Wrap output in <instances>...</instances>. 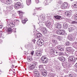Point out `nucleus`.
<instances>
[{"label":"nucleus","mask_w":77,"mask_h":77,"mask_svg":"<svg viewBox=\"0 0 77 77\" xmlns=\"http://www.w3.org/2000/svg\"><path fill=\"white\" fill-rule=\"evenodd\" d=\"M38 63L36 62H33L31 64V66L30 68H29V70H33V69H34L35 68V66H36V65H37Z\"/></svg>","instance_id":"1"},{"label":"nucleus","mask_w":77,"mask_h":77,"mask_svg":"<svg viewBox=\"0 0 77 77\" xmlns=\"http://www.w3.org/2000/svg\"><path fill=\"white\" fill-rule=\"evenodd\" d=\"M37 43L39 46H41V45H44V41L40 38L38 40V41L37 42Z\"/></svg>","instance_id":"2"},{"label":"nucleus","mask_w":77,"mask_h":77,"mask_svg":"<svg viewBox=\"0 0 77 77\" xmlns=\"http://www.w3.org/2000/svg\"><path fill=\"white\" fill-rule=\"evenodd\" d=\"M5 6H6L7 9L8 11H11V10H12V9H13V5L9 6V5H8V4L7 3L5 4Z\"/></svg>","instance_id":"3"},{"label":"nucleus","mask_w":77,"mask_h":77,"mask_svg":"<svg viewBox=\"0 0 77 77\" xmlns=\"http://www.w3.org/2000/svg\"><path fill=\"white\" fill-rule=\"evenodd\" d=\"M22 7L21 3L19 2H17L14 6V8L17 9H19L21 8Z\"/></svg>","instance_id":"4"},{"label":"nucleus","mask_w":77,"mask_h":77,"mask_svg":"<svg viewBox=\"0 0 77 77\" xmlns=\"http://www.w3.org/2000/svg\"><path fill=\"white\" fill-rule=\"evenodd\" d=\"M75 60V58L73 56H70L69 57L68 61L69 62H74Z\"/></svg>","instance_id":"5"},{"label":"nucleus","mask_w":77,"mask_h":77,"mask_svg":"<svg viewBox=\"0 0 77 77\" xmlns=\"http://www.w3.org/2000/svg\"><path fill=\"white\" fill-rule=\"evenodd\" d=\"M76 28V26H73L70 25L69 28V32H72L73 30H74Z\"/></svg>","instance_id":"6"},{"label":"nucleus","mask_w":77,"mask_h":77,"mask_svg":"<svg viewBox=\"0 0 77 77\" xmlns=\"http://www.w3.org/2000/svg\"><path fill=\"white\" fill-rule=\"evenodd\" d=\"M55 29L57 30L60 29L62 28V24L58 23H57L55 24Z\"/></svg>","instance_id":"7"},{"label":"nucleus","mask_w":77,"mask_h":77,"mask_svg":"<svg viewBox=\"0 0 77 77\" xmlns=\"http://www.w3.org/2000/svg\"><path fill=\"white\" fill-rule=\"evenodd\" d=\"M41 60L44 63H46L48 62V59L45 57H42L41 58Z\"/></svg>","instance_id":"8"},{"label":"nucleus","mask_w":77,"mask_h":77,"mask_svg":"<svg viewBox=\"0 0 77 77\" xmlns=\"http://www.w3.org/2000/svg\"><path fill=\"white\" fill-rule=\"evenodd\" d=\"M35 54L36 56H41V52L39 51H37L35 52Z\"/></svg>","instance_id":"9"},{"label":"nucleus","mask_w":77,"mask_h":77,"mask_svg":"<svg viewBox=\"0 0 77 77\" xmlns=\"http://www.w3.org/2000/svg\"><path fill=\"white\" fill-rule=\"evenodd\" d=\"M35 37L36 38H42V34L40 33H38L35 36Z\"/></svg>","instance_id":"10"},{"label":"nucleus","mask_w":77,"mask_h":77,"mask_svg":"<svg viewBox=\"0 0 77 77\" xmlns=\"http://www.w3.org/2000/svg\"><path fill=\"white\" fill-rule=\"evenodd\" d=\"M44 17L43 16H40L38 18V20H39L40 21L42 22L44 20Z\"/></svg>","instance_id":"11"},{"label":"nucleus","mask_w":77,"mask_h":77,"mask_svg":"<svg viewBox=\"0 0 77 77\" xmlns=\"http://www.w3.org/2000/svg\"><path fill=\"white\" fill-rule=\"evenodd\" d=\"M58 59H59L60 61H63L64 62L65 60V58H64L63 57H58L57 58Z\"/></svg>","instance_id":"12"},{"label":"nucleus","mask_w":77,"mask_h":77,"mask_svg":"<svg viewBox=\"0 0 77 77\" xmlns=\"http://www.w3.org/2000/svg\"><path fill=\"white\" fill-rule=\"evenodd\" d=\"M42 74L43 75V76H44L45 77V76H47V73L46 71H44L43 70L42 72Z\"/></svg>","instance_id":"13"},{"label":"nucleus","mask_w":77,"mask_h":77,"mask_svg":"<svg viewBox=\"0 0 77 77\" xmlns=\"http://www.w3.org/2000/svg\"><path fill=\"white\" fill-rule=\"evenodd\" d=\"M65 15H66V16L69 17H71V13L69 12L66 11L65 13Z\"/></svg>","instance_id":"14"},{"label":"nucleus","mask_w":77,"mask_h":77,"mask_svg":"<svg viewBox=\"0 0 77 77\" xmlns=\"http://www.w3.org/2000/svg\"><path fill=\"white\" fill-rule=\"evenodd\" d=\"M66 51H68V52H71L72 51V49L71 47H69L66 48Z\"/></svg>","instance_id":"15"},{"label":"nucleus","mask_w":77,"mask_h":77,"mask_svg":"<svg viewBox=\"0 0 77 77\" xmlns=\"http://www.w3.org/2000/svg\"><path fill=\"white\" fill-rule=\"evenodd\" d=\"M50 50L51 51V50H52V51L50 53L51 56L52 57H54L55 56L54 55V50L53 49H51Z\"/></svg>","instance_id":"16"},{"label":"nucleus","mask_w":77,"mask_h":77,"mask_svg":"<svg viewBox=\"0 0 77 77\" xmlns=\"http://www.w3.org/2000/svg\"><path fill=\"white\" fill-rule=\"evenodd\" d=\"M68 38L70 41H72L74 39V38L71 35H68Z\"/></svg>","instance_id":"17"},{"label":"nucleus","mask_w":77,"mask_h":77,"mask_svg":"<svg viewBox=\"0 0 77 77\" xmlns=\"http://www.w3.org/2000/svg\"><path fill=\"white\" fill-rule=\"evenodd\" d=\"M66 33H65V31L63 30H61L60 35H64V36H65V35H66Z\"/></svg>","instance_id":"18"},{"label":"nucleus","mask_w":77,"mask_h":77,"mask_svg":"<svg viewBox=\"0 0 77 77\" xmlns=\"http://www.w3.org/2000/svg\"><path fill=\"white\" fill-rule=\"evenodd\" d=\"M9 25L10 26L11 28H12V27L15 26V25L14 24V23H13V22H10V23L9 24Z\"/></svg>","instance_id":"19"},{"label":"nucleus","mask_w":77,"mask_h":77,"mask_svg":"<svg viewBox=\"0 0 77 77\" xmlns=\"http://www.w3.org/2000/svg\"><path fill=\"white\" fill-rule=\"evenodd\" d=\"M43 33L45 34H46L47 32V30L46 29V28L44 27H43Z\"/></svg>","instance_id":"20"},{"label":"nucleus","mask_w":77,"mask_h":77,"mask_svg":"<svg viewBox=\"0 0 77 77\" xmlns=\"http://www.w3.org/2000/svg\"><path fill=\"white\" fill-rule=\"evenodd\" d=\"M31 0H26V3L28 6H29L31 4Z\"/></svg>","instance_id":"21"},{"label":"nucleus","mask_w":77,"mask_h":77,"mask_svg":"<svg viewBox=\"0 0 77 77\" xmlns=\"http://www.w3.org/2000/svg\"><path fill=\"white\" fill-rule=\"evenodd\" d=\"M62 47H63V48H64V46L63 45H58L57 47V48H58L59 50L61 49L62 48Z\"/></svg>","instance_id":"22"},{"label":"nucleus","mask_w":77,"mask_h":77,"mask_svg":"<svg viewBox=\"0 0 77 77\" xmlns=\"http://www.w3.org/2000/svg\"><path fill=\"white\" fill-rule=\"evenodd\" d=\"M55 18L57 19V20H60L61 18V16H60L57 15L54 16Z\"/></svg>","instance_id":"23"},{"label":"nucleus","mask_w":77,"mask_h":77,"mask_svg":"<svg viewBox=\"0 0 77 77\" xmlns=\"http://www.w3.org/2000/svg\"><path fill=\"white\" fill-rule=\"evenodd\" d=\"M34 76L35 77H42L41 76V75H39V73L37 74H34Z\"/></svg>","instance_id":"24"},{"label":"nucleus","mask_w":77,"mask_h":77,"mask_svg":"<svg viewBox=\"0 0 77 77\" xmlns=\"http://www.w3.org/2000/svg\"><path fill=\"white\" fill-rule=\"evenodd\" d=\"M72 8H77V2L75 3L74 4V5L72 6Z\"/></svg>","instance_id":"25"},{"label":"nucleus","mask_w":77,"mask_h":77,"mask_svg":"<svg viewBox=\"0 0 77 77\" xmlns=\"http://www.w3.org/2000/svg\"><path fill=\"white\" fill-rule=\"evenodd\" d=\"M7 31H8V32H11L12 31V29L11 28H8L7 29Z\"/></svg>","instance_id":"26"},{"label":"nucleus","mask_w":77,"mask_h":77,"mask_svg":"<svg viewBox=\"0 0 77 77\" xmlns=\"http://www.w3.org/2000/svg\"><path fill=\"white\" fill-rule=\"evenodd\" d=\"M27 60L28 62H32L33 61V59L32 58H27Z\"/></svg>","instance_id":"27"},{"label":"nucleus","mask_w":77,"mask_h":77,"mask_svg":"<svg viewBox=\"0 0 77 77\" xmlns=\"http://www.w3.org/2000/svg\"><path fill=\"white\" fill-rule=\"evenodd\" d=\"M54 53L55 56H56L59 54V52H57V51H54Z\"/></svg>","instance_id":"28"},{"label":"nucleus","mask_w":77,"mask_h":77,"mask_svg":"<svg viewBox=\"0 0 77 77\" xmlns=\"http://www.w3.org/2000/svg\"><path fill=\"white\" fill-rule=\"evenodd\" d=\"M61 30H62L61 29H60V30L57 31H56L58 35H60V33H61Z\"/></svg>","instance_id":"29"},{"label":"nucleus","mask_w":77,"mask_h":77,"mask_svg":"<svg viewBox=\"0 0 77 77\" xmlns=\"http://www.w3.org/2000/svg\"><path fill=\"white\" fill-rule=\"evenodd\" d=\"M7 2H8V5L9 4H11L12 3V1L11 0H8L7 1Z\"/></svg>","instance_id":"30"},{"label":"nucleus","mask_w":77,"mask_h":77,"mask_svg":"<svg viewBox=\"0 0 77 77\" xmlns=\"http://www.w3.org/2000/svg\"><path fill=\"white\" fill-rule=\"evenodd\" d=\"M62 37L60 36H58L57 39L59 41H61L62 39Z\"/></svg>","instance_id":"31"},{"label":"nucleus","mask_w":77,"mask_h":77,"mask_svg":"<svg viewBox=\"0 0 77 77\" xmlns=\"http://www.w3.org/2000/svg\"><path fill=\"white\" fill-rule=\"evenodd\" d=\"M61 8L62 9H64L66 8V7H65V6L63 4L61 6Z\"/></svg>","instance_id":"32"},{"label":"nucleus","mask_w":77,"mask_h":77,"mask_svg":"<svg viewBox=\"0 0 77 77\" xmlns=\"http://www.w3.org/2000/svg\"><path fill=\"white\" fill-rule=\"evenodd\" d=\"M72 19H73V20L75 19V21H77V17H74V16H73L72 17Z\"/></svg>","instance_id":"33"},{"label":"nucleus","mask_w":77,"mask_h":77,"mask_svg":"<svg viewBox=\"0 0 77 77\" xmlns=\"http://www.w3.org/2000/svg\"><path fill=\"white\" fill-rule=\"evenodd\" d=\"M63 28L64 29H68V24L65 26H63Z\"/></svg>","instance_id":"34"},{"label":"nucleus","mask_w":77,"mask_h":77,"mask_svg":"<svg viewBox=\"0 0 77 77\" xmlns=\"http://www.w3.org/2000/svg\"><path fill=\"white\" fill-rule=\"evenodd\" d=\"M57 41L56 40H55V39L53 40H52V42L53 43V44H55L56 43V42Z\"/></svg>","instance_id":"35"},{"label":"nucleus","mask_w":77,"mask_h":77,"mask_svg":"<svg viewBox=\"0 0 77 77\" xmlns=\"http://www.w3.org/2000/svg\"><path fill=\"white\" fill-rule=\"evenodd\" d=\"M65 45H66V46H69V42H66L65 44Z\"/></svg>","instance_id":"36"},{"label":"nucleus","mask_w":77,"mask_h":77,"mask_svg":"<svg viewBox=\"0 0 77 77\" xmlns=\"http://www.w3.org/2000/svg\"><path fill=\"white\" fill-rule=\"evenodd\" d=\"M39 68L40 69H43V65H40L39 66Z\"/></svg>","instance_id":"37"},{"label":"nucleus","mask_w":77,"mask_h":77,"mask_svg":"<svg viewBox=\"0 0 77 77\" xmlns=\"http://www.w3.org/2000/svg\"><path fill=\"white\" fill-rule=\"evenodd\" d=\"M72 24H77V22L75 21H72Z\"/></svg>","instance_id":"38"},{"label":"nucleus","mask_w":77,"mask_h":77,"mask_svg":"<svg viewBox=\"0 0 77 77\" xmlns=\"http://www.w3.org/2000/svg\"><path fill=\"white\" fill-rule=\"evenodd\" d=\"M66 4H65V3H63V5L65 6V7L66 8L67 7V6H68V3H66Z\"/></svg>","instance_id":"39"},{"label":"nucleus","mask_w":77,"mask_h":77,"mask_svg":"<svg viewBox=\"0 0 77 77\" xmlns=\"http://www.w3.org/2000/svg\"><path fill=\"white\" fill-rule=\"evenodd\" d=\"M59 54L60 56H63V55H64V54L63 53L60 52L59 53Z\"/></svg>","instance_id":"40"},{"label":"nucleus","mask_w":77,"mask_h":77,"mask_svg":"<svg viewBox=\"0 0 77 77\" xmlns=\"http://www.w3.org/2000/svg\"><path fill=\"white\" fill-rule=\"evenodd\" d=\"M74 47H77V43L76 42H75L74 43Z\"/></svg>","instance_id":"41"},{"label":"nucleus","mask_w":77,"mask_h":77,"mask_svg":"<svg viewBox=\"0 0 77 77\" xmlns=\"http://www.w3.org/2000/svg\"><path fill=\"white\" fill-rule=\"evenodd\" d=\"M59 50L60 51H64V48H63V47H62V48L60 49H59Z\"/></svg>","instance_id":"42"},{"label":"nucleus","mask_w":77,"mask_h":77,"mask_svg":"<svg viewBox=\"0 0 77 77\" xmlns=\"http://www.w3.org/2000/svg\"><path fill=\"white\" fill-rule=\"evenodd\" d=\"M51 24L50 22H48L47 24V26L48 27H49V26H50V24Z\"/></svg>","instance_id":"43"},{"label":"nucleus","mask_w":77,"mask_h":77,"mask_svg":"<svg viewBox=\"0 0 77 77\" xmlns=\"http://www.w3.org/2000/svg\"><path fill=\"white\" fill-rule=\"evenodd\" d=\"M20 15V18L21 19H22L23 18V14H19Z\"/></svg>","instance_id":"44"},{"label":"nucleus","mask_w":77,"mask_h":77,"mask_svg":"<svg viewBox=\"0 0 77 77\" xmlns=\"http://www.w3.org/2000/svg\"><path fill=\"white\" fill-rule=\"evenodd\" d=\"M22 23H23V24H24L26 23V21L25 20H22Z\"/></svg>","instance_id":"45"},{"label":"nucleus","mask_w":77,"mask_h":77,"mask_svg":"<svg viewBox=\"0 0 77 77\" xmlns=\"http://www.w3.org/2000/svg\"><path fill=\"white\" fill-rule=\"evenodd\" d=\"M39 25L40 27H42L44 26V24H43L42 23H39Z\"/></svg>","instance_id":"46"},{"label":"nucleus","mask_w":77,"mask_h":77,"mask_svg":"<svg viewBox=\"0 0 77 77\" xmlns=\"http://www.w3.org/2000/svg\"><path fill=\"white\" fill-rule=\"evenodd\" d=\"M25 47L26 48H27L28 47H29V45L28 44H26L25 45Z\"/></svg>","instance_id":"47"},{"label":"nucleus","mask_w":77,"mask_h":77,"mask_svg":"<svg viewBox=\"0 0 77 77\" xmlns=\"http://www.w3.org/2000/svg\"><path fill=\"white\" fill-rule=\"evenodd\" d=\"M23 14V13L22 11H20L19 12V15H22Z\"/></svg>","instance_id":"48"},{"label":"nucleus","mask_w":77,"mask_h":77,"mask_svg":"<svg viewBox=\"0 0 77 77\" xmlns=\"http://www.w3.org/2000/svg\"><path fill=\"white\" fill-rule=\"evenodd\" d=\"M15 22H16L17 23H19V22H20V21L18 20H15Z\"/></svg>","instance_id":"49"},{"label":"nucleus","mask_w":77,"mask_h":77,"mask_svg":"<svg viewBox=\"0 0 77 77\" xmlns=\"http://www.w3.org/2000/svg\"><path fill=\"white\" fill-rule=\"evenodd\" d=\"M38 73H39V72H38V71H36V72H34V74H36Z\"/></svg>","instance_id":"50"},{"label":"nucleus","mask_w":77,"mask_h":77,"mask_svg":"<svg viewBox=\"0 0 77 77\" xmlns=\"http://www.w3.org/2000/svg\"><path fill=\"white\" fill-rule=\"evenodd\" d=\"M13 30L14 32H16V28H13Z\"/></svg>","instance_id":"51"},{"label":"nucleus","mask_w":77,"mask_h":77,"mask_svg":"<svg viewBox=\"0 0 77 77\" xmlns=\"http://www.w3.org/2000/svg\"><path fill=\"white\" fill-rule=\"evenodd\" d=\"M31 55H33V54H34V51H31Z\"/></svg>","instance_id":"52"},{"label":"nucleus","mask_w":77,"mask_h":77,"mask_svg":"<svg viewBox=\"0 0 77 77\" xmlns=\"http://www.w3.org/2000/svg\"><path fill=\"white\" fill-rule=\"evenodd\" d=\"M67 25H68V24H67V23H64V24H63V26H66Z\"/></svg>","instance_id":"53"},{"label":"nucleus","mask_w":77,"mask_h":77,"mask_svg":"<svg viewBox=\"0 0 77 77\" xmlns=\"http://www.w3.org/2000/svg\"><path fill=\"white\" fill-rule=\"evenodd\" d=\"M37 56H36V55H34V56H33V57L34 58H35V59L37 58Z\"/></svg>","instance_id":"54"},{"label":"nucleus","mask_w":77,"mask_h":77,"mask_svg":"<svg viewBox=\"0 0 77 77\" xmlns=\"http://www.w3.org/2000/svg\"><path fill=\"white\" fill-rule=\"evenodd\" d=\"M35 1L37 3H39V0H35Z\"/></svg>","instance_id":"55"},{"label":"nucleus","mask_w":77,"mask_h":77,"mask_svg":"<svg viewBox=\"0 0 77 77\" xmlns=\"http://www.w3.org/2000/svg\"><path fill=\"white\" fill-rule=\"evenodd\" d=\"M38 71V70L37 69H35L34 70H33V72H35L36 71Z\"/></svg>","instance_id":"56"},{"label":"nucleus","mask_w":77,"mask_h":77,"mask_svg":"<svg viewBox=\"0 0 77 77\" xmlns=\"http://www.w3.org/2000/svg\"><path fill=\"white\" fill-rule=\"evenodd\" d=\"M69 77H74V76H72L71 74H70L69 76Z\"/></svg>","instance_id":"57"},{"label":"nucleus","mask_w":77,"mask_h":77,"mask_svg":"<svg viewBox=\"0 0 77 77\" xmlns=\"http://www.w3.org/2000/svg\"><path fill=\"white\" fill-rule=\"evenodd\" d=\"M64 64H65L66 65H67V64H68V62H64Z\"/></svg>","instance_id":"58"},{"label":"nucleus","mask_w":77,"mask_h":77,"mask_svg":"<svg viewBox=\"0 0 77 77\" xmlns=\"http://www.w3.org/2000/svg\"><path fill=\"white\" fill-rule=\"evenodd\" d=\"M53 36H54V37H55V38H56V37H57V35H54Z\"/></svg>","instance_id":"59"},{"label":"nucleus","mask_w":77,"mask_h":77,"mask_svg":"<svg viewBox=\"0 0 77 77\" xmlns=\"http://www.w3.org/2000/svg\"><path fill=\"white\" fill-rule=\"evenodd\" d=\"M53 1V0H49V3H51V2H52Z\"/></svg>","instance_id":"60"},{"label":"nucleus","mask_w":77,"mask_h":77,"mask_svg":"<svg viewBox=\"0 0 77 77\" xmlns=\"http://www.w3.org/2000/svg\"><path fill=\"white\" fill-rule=\"evenodd\" d=\"M75 66L76 68H77V63L75 64Z\"/></svg>","instance_id":"61"},{"label":"nucleus","mask_w":77,"mask_h":77,"mask_svg":"<svg viewBox=\"0 0 77 77\" xmlns=\"http://www.w3.org/2000/svg\"><path fill=\"white\" fill-rule=\"evenodd\" d=\"M74 17L77 18V14H76L75 16H74Z\"/></svg>","instance_id":"62"},{"label":"nucleus","mask_w":77,"mask_h":77,"mask_svg":"<svg viewBox=\"0 0 77 77\" xmlns=\"http://www.w3.org/2000/svg\"><path fill=\"white\" fill-rule=\"evenodd\" d=\"M75 53L76 54V55H77V51H76L75 52Z\"/></svg>","instance_id":"63"},{"label":"nucleus","mask_w":77,"mask_h":77,"mask_svg":"<svg viewBox=\"0 0 77 77\" xmlns=\"http://www.w3.org/2000/svg\"><path fill=\"white\" fill-rule=\"evenodd\" d=\"M12 68H14V66L13 65H12Z\"/></svg>","instance_id":"64"}]
</instances>
